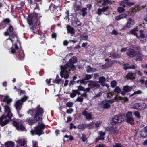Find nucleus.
Instances as JSON below:
<instances>
[{"instance_id":"nucleus-1","label":"nucleus","mask_w":147,"mask_h":147,"mask_svg":"<svg viewBox=\"0 0 147 147\" xmlns=\"http://www.w3.org/2000/svg\"><path fill=\"white\" fill-rule=\"evenodd\" d=\"M41 17L40 13H37L34 11L33 13H30L28 15L27 21L30 26L32 25L30 29L34 33L37 34L38 28L40 26V19Z\"/></svg>"},{"instance_id":"nucleus-2","label":"nucleus","mask_w":147,"mask_h":147,"mask_svg":"<svg viewBox=\"0 0 147 147\" xmlns=\"http://www.w3.org/2000/svg\"><path fill=\"white\" fill-rule=\"evenodd\" d=\"M44 112L43 109L40 105L35 108H32L31 109L27 111L28 113L30 114L34 119L29 117L26 119V122L30 125H32L36 123L37 121H42Z\"/></svg>"},{"instance_id":"nucleus-3","label":"nucleus","mask_w":147,"mask_h":147,"mask_svg":"<svg viewBox=\"0 0 147 147\" xmlns=\"http://www.w3.org/2000/svg\"><path fill=\"white\" fill-rule=\"evenodd\" d=\"M19 47L17 43H15L13 45L12 47L10 49L9 52L11 54H15L16 55V60H23L25 57V55L23 52V50L22 49H20L18 52L16 53L15 50H18Z\"/></svg>"},{"instance_id":"nucleus-4","label":"nucleus","mask_w":147,"mask_h":147,"mask_svg":"<svg viewBox=\"0 0 147 147\" xmlns=\"http://www.w3.org/2000/svg\"><path fill=\"white\" fill-rule=\"evenodd\" d=\"M38 123V125H36L34 128V130H32L31 131V134L32 135L35 134L40 136L44 134V129L45 128V125L43 123Z\"/></svg>"},{"instance_id":"nucleus-5","label":"nucleus","mask_w":147,"mask_h":147,"mask_svg":"<svg viewBox=\"0 0 147 147\" xmlns=\"http://www.w3.org/2000/svg\"><path fill=\"white\" fill-rule=\"evenodd\" d=\"M123 121L122 115H115L112 118L110 123L113 127H114L116 125L121 123Z\"/></svg>"},{"instance_id":"nucleus-6","label":"nucleus","mask_w":147,"mask_h":147,"mask_svg":"<svg viewBox=\"0 0 147 147\" xmlns=\"http://www.w3.org/2000/svg\"><path fill=\"white\" fill-rule=\"evenodd\" d=\"M132 108L138 111H143L147 108V105L143 102L135 103L133 105Z\"/></svg>"},{"instance_id":"nucleus-7","label":"nucleus","mask_w":147,"mask_h":147,"mask_svg":"<svg viewBox=\"0 0 147 147\" xmlns=\"http://www.w3.org/2000/svg\"><path fill=\"white\" fill-rule=\"evenodd\" d=\"M11 20L9 18H5L3 19L0 23V29L4 28L7 25L10 24Z\"/></svg>"},{"instance_id":"nucleus-8","label":"nucleus","mask_w":147,"mask_h":147,"mask_svg":"<svg viewBox=\"0 0 147 147\" xmlns=\"http://www.w3.org/2000/svg\"><path fill=\"white\" fill-rule=\"evenodd\" d=\"M7 118V116L4 115H3L0 117V125L1 126H4L9 123V120L5 119Z\"/></svg>"},{"instance_id":"nucleus-9","label":"nucleus","mask_w":147,"mask_h":147,"mask_svg":"<svg viewBox=\"0 0 147 147\" xmlns=\"http://www.w3.org/2000/svg\"><path fill=\"white\" fill-rule=\"evenodd\" d=\"M13 124L17 130L24 131L26 129L24 125L21 123L19 124L17 122L14 121Z\"/></svg>"},{"instance_id":"nucleus-10","label":"nucleus","mask_w":147,"mask_h":147,"mask_svg":"<svg viewBox=\"0 0 147 147\" xmlns=\"http://www.w3.org/2000/svg\"><path fill=\"white\" fill-rule=\"evenodd\" d=\"M88 82H89L88 84V86L91 89L95 88H99L100 87V85L97 84V82H94L93 81H89Z\"/></svg>"},{"instance_id":"nucleus-11","label":"nucleus","mask_w":147,"mask_h":147,"mask_svg":"<svg viewBox=\"0 0 147 147\" xmlns=\"http://www.w3.org/2000/svg\"><path fill=\"white\" fill-rule=\"evenodd\" d=\"M137 51H135L134 49L129 48L127 52V55L129 57L133 58L135 57Z\"/></svg>"},{"instance_id":"nucleus-12","label":"nucleus","mask_w":147,"mask_h":147,"mask_svg":"<svg viewBox=\"0 0 147 147\" xmlns=\"http://www.w3.org/2000/svg\"><path fill=\"white\" fill-rule=\"evenodd\" d=\"M100 105L104 109L109 108L111 107L110 105L108 104L106 100L102 101L100 104Z\"/></svg>"},{"instance_id":"nucleus-13","label":"nucleus","mask_w":147,"mask_h":147,"mask_svg":"<svg viewBox=\"0 0 147 147\" xmlns=\"http://www.w3.org/2000/svg\"><path fill=\"white\" fill-rule=\"evenodd\" d=\"M123 91L121 92V94L123 96L126 95V93L130 92L131 90V87L128 85L125 86L123 87Z\"/></svg>"},{"instance_id":"nucleus-14","label":"nucleus","mask_w":147,"mask_h":147,"mask_svg":"<svg viewBox=\"0 0 147 147\" xmlns=\"http://www.w3.org/2000/svg\"><path fill=\"white\" fill-rule=\"evenodd\" d=\"M140 135L142 138H147V126L144 127L140 131Z\"/></svg>"},{"instance_id":"nucleus-15","label":"nucleus","mask_w":147,"mask_h":147,"mask_svg":"<svg viewBox=\"0 0 147 147\" xmlns=\"http://www.w3.org/2000/svg\"><path fill=\"white\" fill-rule=\"evenodd\" d=\"M58 7H56L55 5H53V3L52 2L51 3L49 7V10L52 13H53L56 11Z\"/></svg>"},{"instance_id":"nucleus-16","label":"nucleus","mask_w":147,"mask_h":147,"mask_svg":"<svg viewBox=\"0 0 147 147\" xmlns=\"http://www.w3.org/2000/svg\"><path fill=\"white\" fill-rule=\"evenodd\" d=\"M139 28L138 26H136L134 28L132 29L129 31L130 34L135 36L136 37H138V34L137 32L138 31Z\"/></svg>"},{"instance_id":"nucleus-17","label":"nucleus","mask_w":147,"mask_h":147,"mask_svg":"<svg viewBox=\"0 0 147 147\" xmlns=\"http://www.w3.org/2000/svg\"><path fill=\"white\" fill-rule=\"evenodd\" d=\"M135 57H136L135 59L136 61H141L142 60V54H141L139 51H136Z\"/></svg>"},{"instance_id":"nucleus-18","label":"nucleus","mask_w":147,"mask_h":147,"mask_svg":"<svg viewBox=\"0 0 147 147\" xmlns=\"http://www.w3.org/2000/svg\"><path fill=\"white\" fill-rule=\"evenodd\" d=\"M66 27L67 33H69L72 34H75V31L74 28L69 25H67Z\"/></svg>"},{"instance_id":"nucleus-19","label":"nucleus","mask_w":147,"mask_h":147,"mask_svg":"<svg viewBox=\"0 0 147 147\" xmlns=\"http://www.w3.org/2000/svg\"><path fill=\"white\" fill-rule=\"evenodd\" d=\"M82 115L83 116L86 117V118L87 119L90 120L92 119L91 115L90 113H88L86 110L82 112Z\"/></svg>"},{"instance_id":"nucleus-20","label":"nucleus","mask_w":147,"mask_h":147,"mask_svg":"<svg viewBox=\"0 0 147 147\" xmlns=\"http://www.w3.org/2000/svg\"><path fill=\"white\" fill-rule=\"evenodd\" d=\"M99 81L98 82H99L100 83L101 86L103 87L105 86V82L106 81V78L104 76H100L99 78Z\"/></svg>"},{"instance_id":"nucleus-21","label":"nucleus","mask_w":147,"mask_h":147,"mask_svg":"<svg viewBox=\"0 0 147 147\" xmlns=\"http://www.w3.org/2000/svg\"><path fill=\"white\" fill-rule=\"evenodd\" d=\"M20 100H18L16 102L15 105L16 109H21L22 105H23Z\"/></svg>"},{"instance_id":"nucleus-22","label":"nucleus","mask_w":147,"mask_h":147,"mask_svg":"<svg viewBox=\"0 0 147 147\" xmlns=\"http://www.w3.org/2000/svg\"><path fill=\"white\" fill-rule=\"evenodd\" d=\"M134 74L132 72H129L126 75V77L128 79L133 80L135 78V77L134 76Z\"/></svg>"},{"instance_id":"nucleus-23","label":"nucleus","mask_w":147,"mask_h":147,"mask_svg":"<svg viewBox=\"0 0 147 147\" xmlns=\"http://www.w3.org/2000/svg\"><path fill=\"white\" fill-rule=\"evenodd\" d=\"M77 128L80 131H83L86 128L85 124L81 123L78 124L77 127Z\"/></svg>"},{"instance_id":"nucleus-24","label":"nucleus","mask_w":147,"mask_h":147,"mask_svg":"<svg viewBox=\"0 0 147 147\" xmlns=\"http://www.w3.org/2000/svg\"><path fill=\"white\" fill-rule=\"evenodd\" d=\"M127 16V14L126 13L122 14L117 16L115 19L116 20H119L121 19L125 18Z\"/></svg>"},{"instance_id":"nucleus-25","label":"nucleus","mask_w":147,"mask_h":147,"mask_svg":"<svg viewBox=\"0 0 147 147\" xmlns=\"http://www.w3.org/2000/svg\"><path fill=\"white\" fill-rule=\"evenodd\" d=\"M138 37H137V39H140V38H143L145 37V34L144 32V30H140L139 31V35H138Z\"/></svg>"},{"instance_id":"nucleus-26","label":"nucleus","mask_w":147,"mask_h":147,"mask_svg":"<svg viewBox=\"0 0 147 147\" xmlns=\"http://www.w3.org/2000/svg\"><path fill=\"white\" fill-rule=\"evenodd\" d=\"M5 146L6 147H14L15 143L11 141H7L5 143Z\"/></svg>"},{"instance_id":"nucleus-27","label":"nucleus","mask_w":147,"mask_h":147,"mask_svg":"<svg viewBox=\"0 0 147 147\" xmlns=\"http://www.w3.org/2000/svg\"><path fill=\"white\" fill-rule=\"evenodd\" d=\"M1 101L4 102H6L7 104H9L12 101V100L9 98L8 96H6Z\"/></svg>"},{"instance_id":"nucleus-28","label":"nucleus","mask_w":147,"mask_h":147,"mask_svg":"<svg viewBox=\"0 0 147 147\" xmlns=\"http://www.w3.org/2000/svg\"><path fill=\"white\" fill-rule=\"evenodd\" d=\"M126 121L131 125H133L134 124V118L133 117H129L127 118Z\"/></svg>"},{"instance_id":"nucleus-29","label":"nucleus","mask_w":147,"mask_h":147,"mask_svg":"<svg viewBox=\"0 0 147 147\" xmlns=\"http://www.w3.org/2000/svg\"><path fill=\"white\" fill-rule=\"evenodd\" d=\"M133 21L132 20V19L129 18L127 22V24L125 26L126 27L128 28H130L131 26L133 25L134 23H132Z\"/></svg>"},{"instance_id":"nucleus-30","label":"nucleus","mask_w":147,"mask_h":147,"mask_svg":"<svg viewBox=\"0 0 147 147\" xmlns=\"http://www.w3.org/2000/svg\"><path fill=\"white\" fill-rule=\"evenodd\" d=\"M52 3H53V5H56V7H62L59 0H56L53 2Z\"/></svg>"},{"instance_id":"nucleus-31","label":"nucleus","mask_w":147,"mask_h":147,"mask_svg":"<svg viewBox=\"0 0 147 147\" xmlns=\"http://www.w3.org/2000/svg\"><path fill=\"white\" fill-rule=\"evenodd\" d=\"M73 22V23H75L76 25V27L80 26L81 25V23L79 21L77 18H75Z\"/></svg>"},{"instance_id":"nucleus-32","label":"nucleus","mask_w":147,"mask_h":147,"mask_svg":"<svg viewBox=\"0 0 147 147\" xmlns=\"http://www.w3.org/2000/svg\"><path fill=\"white\" fill-rule=\"evenodd\" d=\"M66 66L69 68L71 69H75V65L73 63L69 61V63H67Z\"/></svg>"},{"instance_id":"nucleus-33","label":"nucleus","mask_w":147,"mask_h":147,"mask_svg":"<svg viewBox=\"0 0 147 147\" xmlns=\"http://www.w3.org/2000/svg\"><path fill=\"white\" fill-rule=\"evenodd\" d=\"M85 124L86 128H88L89 129H91L93 127V125H94V123L93 122H92L90 123L89 124L85 123Z\"/></svg>"},{"instance_id":"nucleus-34","label":"nucleus","mask_w":147,"mask_h":147,"mask_svg":"<svg viewBox=\"0 0 147 147\" xmlns=\"http://www.w3.org/2000/svg\"><path fill=\"white\" fill-rule=\"evenodd\" d=\"M138 10V6H137L134 8H133L131 10V13L132 15H133L134 13Z\"/></svg>"},{"instance_id":"nucleus-35","label":"nucleus","mask_w":147,"mask_h":147,"mask_svg":"<svg viewBox=\"0 0 147 147\" xmlns=\"http://www.w3.org/2000/svg\"><path fill=\"white\" fill-rule=\"evenodd\" d=\"M107 3L111 5L112 4V2L111 0H104L103 2L102 3V5L103 6H105Z\"/></svg>"},{"instance_id":"nucleus-36","label":"nucleus","mask_w":147,"mask_h":147,"mask_svg":"<svg viewBox=\"0 0 147 147\" xmlns=\"http://www.w3.org/2000/svg\"><path fill=\"white\" fill-rule=\"evenodd\" d=\"M17 142L20 146H24L26 144V142L24 140H19Z\"/></svg>"},{"instance_id":"nucleus-37","label":"nucleus","mask_w":147,"mask_h":147,"mask_svg":"<svg viewBox=\"0 0 147 147\" xmlns=\"http://www.w3.org/2000/svg\"><path fill=\"white\" fill-rule=\"evenodd\" d=\"M85 80L84 78L82 79H80L76 81V82L77 83H80L81 84H86L87 82L85 81Z\"/></svg>"},{"instance_id":"nucleus-38","label":"nucleus","mask_w":147,"mask_h":147,"mask_svg":"<svg viewBox=\"0 0 147 147\" xmlns=\"http://www.w3.org/2000/svg\"><path fill=\"white\" fill-rule=\"evenodd\" d=\"M126 0H123L119 2V5L121 6H122L123 7H126Z\"/></svg>"},{"instance_id":"nucleus-39","label":"nucleus","mask_w":147,"mask_h":147,"mask_svg":"<svg viewBox=\"0 0 147 147\" xmlns=\"http://www.w3.org/2000/svg\"><path fill=\"white\" fill-rule=\"evenodd\" d=\"M61 81V79L59 77V75L57 74L56 75V78L55 81L53 82L57 84H59L60 83Z\"/></svg>"},{"instance_id":"nucleus-40","label":"nucleus","mask_w":147,"mask_h":147,"mask_svg":"<svg viewBox=\"0 0 147 147\" xmlns=\"http://www.w3.org/2000/svg\"><path fill=\"white\" fill-rule=\"evenodd\" d=\"M74 10L75 11H77L81 9V7L79 5L75 4L74 5Z\"/></svg>"},{"instance_id":"nucleus-41","label":"nucleus","mask_w":147,"mask_h":147,"mask_svg":"<svg viewBox=\"0 0 147 147\" xmlns=\"http://www.w3.org/2000/svg\"><path fill=\"white\" fill-rule=\"evenodd\" d=\"M117 98H115L113 99H105L106 100V101H107V102L109 104L110 103H112L113 102H115V101H117Z\"/></svg>"},{"instance_id":"nucleus-42","label":"nucleus","mask_w":147,"mask_h":147,"mask_svg":"<svg viewBox=\"0 0 147 147\" xmlns=\"http://www.w3.org/2000/svg\"><path fill=\"white\" fill-rule=\"evenodd\" d=\"M87 10V8H83L81 11L82 13V15L84 16L87 14V12L86 11Z\"/></svg>"},{"instance_id":"nucleus-43","label":"nucleus","mask_w":147,"mask_h":147,"mask_svg":"<svg viewBox=\"0 0 147 147\" xmlns=\"http://www.w3.org/2000/svg\"><path fill=\"white\" fill-rule=\"evenodd\" d=\"M114 92L117 93H119L121 92V89L119 86H116L114 89Z\"/></svg>"},{"instance_id":"nucleus-44","label":"nucleus","mask_w":147,"mask_h":147,"mask_svg":"<svg viewBox=\"0 0 147 147\" xmlns=\"http://www.w3.org/2000/svg\"><path fill=\"white\" fill-rule=\"evenodd\" d=\"M4 111L5 114H6V113L7 112L11 111L10 107L7 105H5L4 106Z\"/></svg>"},{"instance_id":"nucleus-45","label":"nucleus","mask_w":147,"mask_h":147,"mask_svg":"<svg viewBox=\"0 0 147 147\" xmlns=\"http://www.w3.org/2000/svg\"><path fill=\"white\" fill-rule=\"evenodd\" d=\"M124 8V7H118L117 9V11L119 13L124 12L125 11V10Z\"/></svg>"},{"instance_id":"nucleus-46","label":"nucleus","mask_w":147,"mask_h":147,"mask_svg":"<svg viewBox=\"0 0 147 147\" xmlns=\"http://www.w3.org/2000/svg\"><path fill=\"white\" fill-rule=\"evenodd\" d=\"M77 57H75L71 58L69 60V61L70 62L74 64L76 63L77 62Z\"/></svg>"},{"instance_id":"nucleus-47","label":"nucleus","mask_w":147,"mask_h":147,"mask_svg":"<svg viewBox=\"0 0 147 147\" xmlns=\"http://www.w3.org/2000/svg\"><path fill=\"white\" fill-rule=\"evenodd\" d=\"M18 35L15 32H10V36H11L12 38H14L15 37L17 38Z\"/></svg>"},{"instance_id":"nucleus-48","label":"nucleus","mask_w":147,"mask_h":147,"mask_svg":"<svg viewBox=\"0 0 147 147\" xmlns=\"http://www.w3.org/2000/svg\"><path fill=\"white\" fill-rule=\"evenodd\" d=\"M28 98V96H24V97L22 98L21 99L19 100H20V102L23 104V102L26 101Z\"/></svg>"},{"instance_id":"nucleus-49","label":"nucleus","mask_w":147,"mask_h":147,"mask_svg":"<svg viewBox=\"0 0 147 147\" xmlns=\"http://www.w3.org/2000/svg\"><path fill=\"white\" fill-rule=\"evenodd\" d=\"M111 56L114 59L116 58H119L121 57V56L120 54L115 53L112 54Z\"/></svg>"},{"instance_id":"nucleus-50","label":"nucleus","mask_w":147,"mask_h":147,"mask_svg":"<svg viewBox=\"0 0 147 147\" xmlns=\"http://www.w3.org/2000/svg\"><path fill=\"white\" fill-rule=\"evenodd\" d=\"M7 114V115H5L7 117H8L9 119H11L13 116V114L12 113L11 111L8 112L6 113Z\"/></svg>"},{"instance_id":"nucleus-51","label":"nucleus","mask_w":147,"mask_h":147,"mask_svg":"<svg viewBox=\"0 0 147 147\" xmlns=\"http://www.w3.org/2000/svg\"><path fill=\"white\" fill-rule=\"evenodd\" d=\"M74 103L73 102L69 101L67 102L66 104V107L69 108L71 107H73Z\"/></svg>"},{"instance_id":"nucleus-52","label":"nucleus","mask_w":147,"mask_h":147,"mask_svg":"<svg viewBox=\"0 0 147 147\" xmlns=\"http://www.w3.org/2000/svg\"><path fill=\"white\" fill-rule=\"evenodd\" d=\"M117 84V83L116 81H112L111 83V86L112 87L114 88L116 86Z\"/></svg>"},{"instance_id":"nucleus-53","label":"nucleus","mask_w":147,"mask_h":147,"mask_svg":"<svg viewBox=\"0 0 147 147\" xmlns=\"http://www.w3.org/2000/svg\"><path fill=\"white\" fill-rule=\"evenodd\" d=\"M84 78L86 80H89L92 77L91 75L90 74H86Z\"/></svg>"},{"instance_id":"nucleus-54","label":"nucleus","mask_w":147,"mask_h":147,"mask_svg":"<svg viewBox=\"0 0 147 147\" xmlns=\"http://www.w3.org/2000/svg\"><path fill=\"white\" fill-rule=\"evenodd\" d=\"M8 28V30L10 32H12L14 30V28L13 27V26L10 24Z\"/></svg>"},{"instance_id":"nucleus-55","label":"nucleus","mask_w":147,"mask_h":147,"mask_svg":"<svg viewBox=\"0 0 147 147\" xmlns=\"http://www.w3.org/2000/svg\"><path fill=\"white\" fill-rule=\"evenodd\" d=\"M81 139L83 142H85L87 140V138H86V136L85 134H82Z\"/></svg>"},{"instance_id":"nucleus-56","label":"nucleus","mask_w":147,"mask_h":147,"mask_svg":"<svg viewBox=\"0 0 147 147\" xmlns=\"http://www.w3.org/2000/svg\"><path fill=\"white\" fill-rule=\"evenodd\" d=\"M113 147H125L120 143H116L115 144L113 145Z\"/></svg>"},{"instance_id":"nucleus-57","label":"nucleus","mask_w":147,"mask_h":147,"mask_svg":"<svg viewBox=\"0 0 147 147\" xmlns=\"http://www.w3.org/2000/svg\"><path fill=\"white\" fill-rule=\"evenodd\" d=\"M128 1H127L126 6L127 7H131L132 5L134 4V2H128Z\"/></svg>"},{"instance_id":"nucleus-58","label":"nucleus","mask_w":147,"mask_h":147,"mask_svg":"<svg viewBox=\"0 0 147 147\" xmlns=\"http://www.w3.org/2000/svg\"><path fill=\"white\" fill-rule=\"evenodd\" d=\"M134 114L135 116L138 118L140 119L141 117L140 113L138 111H135L134 112Z\"/></svg>"},{"instance_id":"nucleus-59","label":"nucleus","mask_w":147,"mask_h":147,"mask_svg":"<svg viewBox=\"0 0 147 147\" xmlns=\"http://www.w3.org/2000/svg\"><path fill=\"white\" fill-rule=\"evenodd\" d=\"M74 91L75 90H72V93H71L70 94V96L71 98H73L76 96V93Z\"/></svg>"},{"instance_id":"nucleus-60","label":"nucleus","mask_w":147,"mask_h":147,"mask_svg":"<svg viewBox=\"0 0 147 147\" xmlns=\"http://www.w3.org/2000/svg\"><path fill=\"white\" fill-rule=\"evenodd\" d=\"M108 68L111 67L113 64V63L112 61H108L107 63H106Z\"/></svg>"},{"instance_id":"nucleus-61","label":"nucleus","mask_w":147,"mask_h":147,"mask_svg":"<svg viewBox=\"0 0 147 147\" xmlns=\"http://www.w3.org/2000/svg\"><path fill=\"white\" fill-rule=\"evenodd\" d=\"M99 134L100 135V136L101 137H104L103 136L105 135V133L102 131H100L99 132Z\"/></svg>"},{"instance_id":"nucleus-62","label":"nucleus","mask_w":147,"mask_h":147,"mask_svg":"<svg viewBox=\"0 0 147 147\" xmlns=\"http://www.w3.org/2000/svg\"><path fill=\"white\" fill-rule=\"evenodd\" d=\"M128 63H124L123 64V69L125 70H126L129 69V66Z\"/></svg>"},{"instance_id":"nucleus-63","label":"nucleus","mask_w":147,"mask_h":147,"mask_svg":"<svg viewBox=\"0 0 147 147\" xmlns=\"http://www.w3.org/2000/svg\"><path fill=\"white\" fill-rule=\"evenodd\" d=\"M109 8V6H107L106 7H104L102 8H101V9L102 10V12H105Z\"/></svg>"},{"instance_id":"nucleus-64","label":"nucleus","mask_w":147,"mask_h":147,"mask_svg":"<svg viewBox=\"0 0 147 147\" xmlns=\"http://www.w3.org/2000/svg\"><path fill=\"white\" fill-rule=\"evenodd\" d=\"M132 113L131 112H128L126 115V117L127 118L129 117H131L132 116Z\"/></svg>"}]
</instances>
